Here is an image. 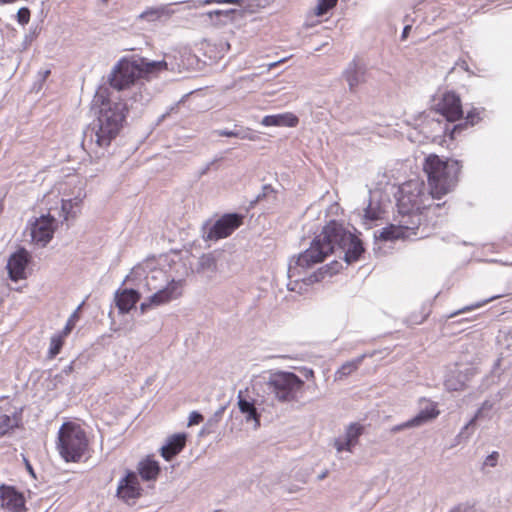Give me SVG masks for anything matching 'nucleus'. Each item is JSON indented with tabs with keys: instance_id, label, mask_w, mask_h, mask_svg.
Returning <instances> with one entry per match:
<instances>
[{
	"instance_id": "nucleus-1",
	"label": "nucleus",
	"mask_w": 512,
	"mask_h": 512,
	"mask_svg": "<svg viewBox=\"0 0 512 512\" xmlns=\"http://www.w3.org/2000/svg\"><path fill=\"white\" fill-rule=\"evenodd\" d=\"M339 251L347 263L357 261L364 252L362 242L343 225L331 221L321 233L315 237L310 247L301 253L295 264L288 268L289 278L300 275L299 268H309L316 263L323 262L332 253Z\"/></svg>"
},
{
	"instance_id": "nucleus-2",
	"label": "nucleus",
	"mask_w": 512,
	"mask_h": 512,
	"mask_svg": "<svg viewBox=\"0 0 512 512\" xmlns=\"http://www.w3.org/2000/svg\"><path fill=\"white\" fill-rule=\"evenodd\" d=\"M127 111L123 101H103L97 118L84 130L82 146L97 153L98 149L108 147L118 136Z\"/></svg>"
},
{
	"instance_id": "nucleus-3",
	"label": "nucleus",
	"mask_w": 512,
	"mask_h": 512,
	"mask_svg": "<svg viewBox=\"0 0 512 512\" xmlns=\"http://www.w3.org/2000/svg\"><path fill=\"white\" fill-rule=\"evenodd\" d=\"M167 60L148 61L145 58L123 59L111 72L110 85L117 90H124L134 84L139 78L153 77L159 72L168 70Z\"/></svg>"
},
{
	"instance_id": "nucleus-4",
	"label": "nucleus",
	"mask_w": 512,
	"mask_h": 512,
	"mask_svg": "<svg viewBox=\"0 0 512 512\" xmlns=\"http://www.w3.org/2000/svg\"><path fill=\"white\" fill-rule=\"evenodd\" d=\"M423 170L428 177L431 197L439 199L456 185L460 167L455 160H444L430 154L425 159Z\"/></svg>"
},
{
	"instance_id": "nucleus-5",
	"label": "nucleus",
	"mask_w": 512,
	"mask_h": 512,
	"mask_svg": "<svg viewBox=\"0 0 512 512\" xmlns=\"http://www.w3.org/2000/svg\"><path fill=\"white\" fill-rule=\"evenodd\" d=\"M265 387L268 395L280 403L298 401L303 393L304 381L288 371H274L269 374Z\"/></svg>"
},
{
	"instance_id": "nucleus-6",
	"label": "nucleus",
	"mask_w": 512,
	"mask_h": 512,
	"mask_svg": "<svg viewBox=\"0 0 512 512\" xmlns=\"http://www.w3.org/2000/svg\"><path fill=\"white\" fill-rule=\"evenodd\" d=\"M88 446L84 430L75 423H64L59 430L58 445L60 455L65 461L79 460Z\"/></svg>"
},
{
	"instance_id": "nucleus-7",
	"label": "nucleus",
	"mask_w": 512,
	"mask_h": 512,
	"mask_svg": "<svg viewBox=\"0 0 512 512\" xmlns=\"http://www.w3.org/2000/svg\"><path fill=\"white\" fill-rule=\"evenodd\" d=\"M431 194L425 193L424 183L418 179L404 183L399 189L398 209L399 213L421 211L430 206L426 202Z\"/></svg>"
},
{
	"instance_id": "nucleus-8",
	"label": "nucleus",
	"mask_w": 512,
	"mask_h": 512,
	"mask_svg": "<svg viewBox=\"0 0 512 512\" xmlns=\"http://www.w3.org/2000/svg\"><path fill=\"white\" fill-rule=\"evenodd\" d=\"M56 228V220L50 215H42L36 218L31 224V237L35 243L41 246L46 244L52 239Z\"/></svg>"
},
{
	"instance_id": "nucleus-9",
	"label": "nucleus",
	"mask_w": 512,
	"mask_h": 512,
	"mask_svg": "<svg viewBox=\"0 0 512 512\" xmlns=\"http://www.w3.org/2000/svg\"><path fill=\"white\" fill-rule=\"evenodd\" d=\"M242 224V216L238 214L224 215L217 220L210 228L207 239L218 240L229 236L236 228Z\"/></svg>"
},
{
	"instance_id": "nucleus-10",
	"label": "nucleus",
	"mask_w": 512,
	"mask_h": 512,
	"mask_svg": "<svg viewBox=\"0 0 512 512\" xmlns=\"http://www.w3.org/2000/svg\"><path fill=\"white\" fill-rule=\"evenodd\" d=\"M436 110L449 122H454L463 115L461 100L453 92L443 94L441 100L436 104Z\"/></svg>"
},
{
	"instance_id": "nucleus-11",
	"label": "nucleus",
	"mask_w": 512,
	"mask_h": 512,
	"mask_svg": "<svg viewBox=\"0 0 512 512\" xmlns=\"http://www.w3.org/2000/svg\"><path fill=\"white\" fill-rule=\"evenodd\" d=\"M473 374L474 371L472 368L455 365L447 372L444 385L448 391H461L466 387V383Z\"/></svg>"
},
{
	"instance_id": "nucleus-12",
	"label": "nucleus",
	"mask_w": 512,
	"mask_h": 512,
	"mask_svg": "<svg viewBox=\"0 0 512 512\" xmlns=\"http://www.w3.org/2000/svg\"><path fill=\"white\" fill-rule=\"evenodd\" d=\"M364 427L358 423H352L347 426L343 435L335 438L334 447L338 453L343 451L352 452L358 444L360 436L363 434Z\"/></svg>"
},
{
	"instance_id": "nucleus-13",
	"label": "nucleus",
	"mask_w": 512,
	"mask_h": 512,
	"mask_svg": "<svg viewBox=\"0 0 512 512\" xmlns=\"http://www.w3.org/2000/svg\"><path fill=\"white\" fill-rule=\"evenodd\" d=\"M30 261L28 251L21 248L12 254L7 263V270L11 280L18 281L26 278V267Z\"/></svg>"
},
{
	"instance_id": "nucleus-14",
	"label": "nucleus",
	"mask_w": 512,
	"mask_h": 512,
	"mask_svg": "<svg viewBox=\"0 0 512 512\" xmlns=\"http://www.w3.org/2000/svg\"><path fill=\"white\" fill-rule=\"evenodd\" d=\"M237 406L245 421L253 422L254 428L257 429L260 426V414L257 412L255 400L240 390L237 395Z\"/></svg>"
},
{
	"instance_id": "nucleus-15",
	"label": "nucleus",
	"mask_w": 512,
	"mask_h": 512,
	"mask_svg": "<svg viewBox=\"0 0 512 512\" xmlns=\"http://www.w3.org/2000/svg\"><path fill=\"white\" fill-rule=\"evenodd\" d=\"M0 504L11 512H24V498L12 487H0Z\"/></svg>"
},
{
	"instance_id": "nucleus-16",
	"label": "nucleus",
	"mask_w": 512,
	"mask_h": 512,
	"mask_svg": "<svg viewBox=\"0 0 512 512\" xmlns=\"http://www.w3.org/2000/svg\"><path fill=\"white\" fill-rule=\"evenodd\" d=\"M181 281L171 280L168 284L151 295V302L160 306L181 296Z\"/></svg>"
},
{
	"instance_id": "nucleus-17",
	"label": "nucleus",
	"mask_w": 512,
	"mask_h": 512,
	"mask_svg": "<svg viewBox=\"0 0 512 512\" xmlns=\"http://www.w3.org/2000/svg\"><path fill=\"white\" fill-rule=\"evenodd\" d=\"M140 484L138 476L131 472L121 481L118 486L117 494L125 500L134 499L140 495Z\"/></svg>"
},
{
	"instance_id": "nucleus-18",
	"label": "nucleus",
	"mask_w": 512,
	"mask_h": 512,
	"mask_svg": "<svg viewBox=\"0 0 512 512\" xmlns=\"http://www.w3.org/2000/svg\"><path fill=\"white\" fill-rule=\"evenodd\" d=\"M140 299V293L134 289L119 290L115 294L116 306L120 313L129 312Z\"/></svg>"
},
{
	"instance_id": "nucleus-19",
	"label": "nucleus",
	"mask_w": 512,
	"mask_h": 512,
	"mask_svg": "<svg viewBox=\"0 0 512 512\" xmlns=\"http://www.w3.org/2000/svg\"><path fill=\"white\" fill-rule=\"evenodd\" d=\"M420 406L421 408L418 414L411 419L415 427H419L429 421H432L439 415L436 403L430 400L421 399Z\"/></svg>"
},
{
	"instance_id": "nucleus-20",
	"label": "nucleus",
	"mask_w": 512,
	"mask_h": 512,
	"mask_svg": "<svg viewBox=\"0 0 512 512\" xmlns=\"http://www.w3.org/2000/svg\"><path fill=\"white\" fill-rule=\"evenodd\" d=\"M366 69L357 61H352L343 73L350 91H353L360 83L365 81Z\"/></svg>"
},
{
	"instance_id": "nucleus-21",
	"label": "nucleus",
	"mask_w": 512,
	"mask_h": 512,
	"mask_svg": "<svg viewBox=\"0 0 512 512\" xmlns=\"http://www.w3.org/2000/svg\"><path fill=\"white\" fill-rule=\"evenodd\" d=\"M187 436L185 433H179L169 437L168 442L161 448V455L167 461L181 452L186 444Z\"/></svg>"
},
{
	"instance_id": "nucleus-22",
	"label": "nucleus",
	"mask_w": 512,
	"mask_h": 512,
	"mask_svg": "<svg viewBox=\"0 0 512 512\" xmlns=\"http://www.w3.org/2000/svg\"><path fill=\"white\" fill-rule=\"evenodd\" d=\"M420 211H413L407 213H400L401 219L398 221L403 230H406L407 238L410 239L416 236V230L421 223Z\"/></svg>"
},
{
	"instance_id": "nucleus-23",
	"label": "nucleus",
	"mask_w": 512,
	"mask_h": 512,
	"mask_svg": "<svg viewBox=\"0 0 512 512\" xmlns=\"http://www.w3.org/2000/svg\"><path fill=\"white\" fill-rule=\"evenodd\" d=\"M261 124L264 126H287L295 127L298 124V118L292 113L265 116Z\"/></svg>"
},
{
	"instance_id": "nucleus-24",
	"label": "nucleus",
	"mask_w": 512,
	"mask_h": 512,
	"mask_svg": "<svg viewBox=\"0 0 512 512\" xmlns=\"http://www.w3.org/2000/svg\"><path fill=\"white\" fill-rule=\"evenodd\" d=\"M217 271L216 258L211 254H203L197 263V272L207 277H212Z\"/></svg>"
},
{
	"instance_id": "nucleus-25",
	"label": "nucleus",
	"mask_w": 512,
	"mask_h": 512,
	"mask_svg": "<svg viewBox=\"0 0 512 512\" xmlns=\"http://www.w3.org/2000/svg\"><path fill=\"white\" fill-rule=\"evenodd\" d=\"M406 230H403V227L400 226V224H391L381 230V232L378 235L379 239L385 240V241H392L396 239H408Z\"/></svg>"
},
{
	"instance_id": "nucleus-26",
	"label": "nucleus",
	"mask_w": 512,
	"mask_h": 512,
	"mask_svg": "<svg viewBox=\"0 0 512 512\" xmlns=\"http://www.w3.org/2000/svg\"><path fill=\"white\" fill-rule=\"evenodd\" d=\"M139 473L144 480H155L159 474L160 468L157 462L146 459L139 463Z\"/></svg>"
},
{
	"instance_id": "nucleus-27",
	"label": "nucleus",
	"mask_w": 512,
	"mask_h": 512,
	"mask_svg": "<svg viewBox=\"0 0 512 512\" xmlns=\"http://www.w3.org/2000/svg\"><path fill=\"white\" fill-rule=\"evenodd\" d=\"M173 14L168 6H160L157 8H150L139 15L140 19H146L148 21H156L162 17L169 18Z\"/></svg>"
},
{
	"instance_id": "nucleus-28",
	"label": "nucleus",
	"mask_w": 512,
	"mask_h": 512,
	"mask_svg": "<svg viewBox=\"0 0 512 512\" xmlns=\"http://www.w3.org/2000/svg\"><path fill=\"white\" fill-rule=\"evenodd\" d=\"M20 418L17 415H0V437L8 434L19 426Z\"/></svg>"
},
{
	"instance_id": "nucleus-29",
	"label": "nucleus",
	"mask_w": 512,
	"mask_h": 512,
	"mask_svg": "<svg viewBox=\"0 0 512 512\" xmlns=\"http://www.w3.org/2000/svg\"><path fill=\"white\" fill-rule=\"evenodd\" d=\"M363 359H364V355L359 356L355 360L348 361V362L344 363L336 372L335 379L341 380L342 378L350 375L352 372H354L359 367V365L361 364Z\"/></svg>"
},
{
	"instance_id": "nucleus-30",
	"label": "nucleus",
	"mask_w": 512,
	"mask_h": 512,
	"mask_svg": "<svg viewBox=\"0 0 512 512\" xmlns=\"http://www.w3.org/2000/svg\"><path fill=\"white\" fill-rule=\"evenodd\" d=\"M383 211L380 205L376 202L370 201L367 207L364 209V220L375 221L382 217Z\"/></svg>"
},
{
	"instance_id": "nucleus-31",
	"label": "nucleus",
	"mask_w": 512,
	"mask_h": 512,
	"mask_svg": "<svg viewBox=\"0 0 512 512\" xmlns=\"http://www.w3.org/2000/svg\"><path fill=\"white\" fill-rule=\"evenodd\" d=\"M80 201L81 200L78 197L75 199L62 200L61 210L65 220H67L69 216H75L73 209L79 205Z\"/></svg>"
},
{
	"instance_id": "nucleus-32",
	"label": "nucleus",
	"mask_w": 512,
	"mask_h": 512,
	"mask_svg": "<svg viewBox=\"0 0 512 512\" xmlns=\"http://www.w3.org/2000/svg\"><path fill=\"white\" fill-rule=\"evenodd\" d=\"M337 1L338 0H318L314 8V14L316 16H323L337 4Z\"/></svg>"
},
{
	"instance_id": "nucleus-33",
	"label": "nucleus",
	"mask_w": 512,
	"mask_h": 512,
	"mask_svg": "<svg viewBox=\"0 0 512 512\" xmlns=\"http://www.w3.org/2000/svg\"><path fill=\"white\" fill-rule=\"evenodd\" d=\"M63 345V340L61 335H54L50 340V348H49V358H54L61 350Z\"/></svg>"
},
{
	"instance_id": "nucleus-34",
	"label": "nucleus",
	"mask_w": 512,
	"mask_h": 512,
	"mask_svg": "<svg viewBox=\"0 0 512 512\" xmlns=\"http://www.w3.org/2000/svg\"><path fill=\"white\" fill-rule=\"evenodd\" d=\"M164 277V272L162 270H154L151 272L149 276L146 278V284L149 290L158 289V287L153 283L155 280L162 279Z\"/></svg>"
},
{
	"instance_id": "nucleus-35",
	"label": "nucleus",
	"mask_w": 512,
	"mask_h": 512,
	"mask_svg": "<svg viewBox=\"0 0 512 512\" xmlns=\"http://www.w3.org/2000/svg\"><path fill=\"white\" fill-rule=\"evenodd\" d=\"M220 136H226V137H238L241 139H248V140H254V137L252 135H249L248 133H241L239 131H227L223 130L219 132Z\"/></svg>"
},
{
	"instance_id": "nucleus-36",
	"label": "nucleus",
	"mask_w": 512,
	"mask_h": 512,
	"mask_svg": "<svg viewBox=\"0 0 512 512\" xmlns=\"http://www.w3.org/2000/svg\"><path fill=\"white\" fill-rule=\"evenodd\" d=\"M475 505L470 502L460 503L454 506L449 512H474Z\"/></svg>"
},
{
	"instance_id": "nucleus-37",
	"label": "nucleus",
	"mask_w": 512,
	"mask_h": 512,
	"mask_svg": "<svg viewBox=\"0 0 512 512\" xmlns=\"http://www.w3.org/2000/svg\"><path fill=\"white\" fill-rule=\"evenodd\" d=\"M17 20L21 25H25L30 20V10L26 7L20 8L17 12Z\"/></svg>"
},
{
	"instance_id": "nucleus-38",
	"label": "nucleus",
	"mask_w": 512,
	"mask_h": 512,
	"mask_svg": "<svg viewBox=\"0 0 512 512\" xmlns=\"http://www.w3.org/2000/svg\"><path fill=\"white\" fill-rule=\"evenodd\" d=\"M81 306H79L77 308V310L70 316L67 324H66V327L64 328V335H67L68 333H70L71 329L74 327L77 319H78V311L80 309Z\"/></svg>"
},
{
	"instance_id": "nucleus-39",
	"label": "nucleus",
	"mask_w": 512,
	"mask_h": 512,
	"mask_svg": "<svg viewBox=\"0 0 512 512\" xmlns=\"http://www.w3.org/2000/svg\"><path fill=\"white\" fill-rule=\"evenodd\" d=\"M499 458V453L494 451L490 455H488L484 461V464L490 467H495L497 465Z\"/></svg>"
},
{
	"instance_id": "nucleus-40",
	"label": "nucleus",
	"mask_w": 512,
	"mask_h": 512,
	"mask_svg": "<svg viewBox=\"0 0 512 512\" xmlns=\"http://www.w3.org/2000/svg\"><path fill=\"white\" fill-rule=\"evenodd\" d=\"M202 420L203 416L200 413L193 411L189 415L188 426L199 424Z\"/></svg>"
},
{
	"instance_id": "nucleus-41",
	"label": "nucleus",
	"mask_w": 512,
	"mask_h": 512,
	"mask_svg": "<svg viewBox=\"0 0 512 512\" xmlns=\"http://www.w3.org/2000/svg\"><path fill=\"white\" fill-rule=\"evenodd\" d=\"M234 13V10H215V11H211V12H208L206 15L207 17H209L210 19H212L214 16H217V17H220V16H225V17H229L230 14Z\"/></svg>"
},
{
	"instance_id": "nucleus-42",
	"label": "nucleus",
	"mask_w": 512,
	"mask_h": 512,
	"mask_svg": "<svg viewBox=\"0 0 512 512\" xmlns=\"http://www.w3.org/2000/svg\"><path fill=\"white\" fill-rule=\"evenodd\" d=\"M412 427H415V425L413 424V421L410 419L402 424H399V425H396L394 427L391 428V432L392 433H397L399 431H402L404 429H408V428H412Z\"/></svg>"
},
{
	"instance_id": "nucleus-43",
	"label": "nucleus",
	"mask_w": 512,
	"mask_h": 512,
	"mask_svg": "<svg viewBox=\"0 0 512 512\" xmlns=\"http://www.w3.org/2000/svg\"><path fill=\"white\" fill-rule=\"evenodd\" d=\"M500 297H501V295H495V296H492L491 298H489V299H487V300L483 301L482 303H478V304L473 305V306H471V307H466V308H464L463 310H460V311L455 312L454 314H452V315H451V317H453V316H455V315H457V314H459V313H461V312H463V311L470 310V309H473V308H478V307L482 306L483 304H486V303H488V302H490V301H492V300H494V299L500 298Z\"/></svg>"
},
{
	"instance_id": "nucleus-44",
	"label": "nucleus",
	"mask_w": 512,
	"mask_h": 512,
	"mask_svg": "<svg viewBox=\"0 0 512 512\" xmlns=\"http://www.w3.org/2000/svg\"><path fill=\"white\" fill-rule=\"evenodd\" d=\"M154 303L151 302V296L147 298L146 301L142 302L140 305L141 313H145L148 309L155 307Z\"/></svg>"
},
{
	"instance_id": "nucleus-45",
	"label": "nucleus",
	"mask_w": 512,
	"mask_h": 512,
	"mask_svg": "<svg viewBox=\"0 0 512 512\" xmlns=\"http://www.w3.org/2000/svg\"><path fill=\"white\" fill-rule=\"evenodd\" d=\"M238 2H239V0H203L200 3L202 5H208V4H211V3L222 4V3H238Z\"/></svg>"
},
{
	"instance_id": "nucleus-46",
	"label": "nucleus",
	"mask_w": 512,
	"mask_h": 512,
	"mask_svg": "<svg viewBox=\"0 0 512 512\" xmlns=\"http://www.w3.org/2000/svg\"><path fill=\"white\" fill-rule=\"evenodd\" d=\"M467 120L471 123V125H474L478 118L476 119V113L474 111H471L467 115Z\"/></svg>"
},
{
	"instance_id": "nucleus-47",
	"label": "nucleus",
	"mask_w": 512,
	"mask_h": 512,
	"mask_svg": "<svg viewBox=\"0 0 512 512\" xmlns=\"http://www.w3.org/2000/svg\"><path fill=\"white\" fill-rule=\"evenodd\" d=\"M410 30H411V25H406L404 27L403 32H402V36H401L402 40H405L407 38Z\"/></svg>"
},
{
	"instance_id": "nucleus-48",
	"label": "nucleus",
	"mask_w": 512,
	"mask_h": 512,
	"mask_svg": "<svg viewBox=\"0 0 512 512\" xmlns=\"http://www.w3.org/2000/svg\"><path fill=\"white\" fill-rule=\"evenodd\" d=\"M481 413V410H478V412L476 413V415L469 421V423L464 427V430L468 429L469 426L473 425L476 421V419L479 417Z\"/></svg>"
},
{
	"instance_id": "nucleus-49",
	"label": "nucleus",
	"mask_w": 512,
	"mask_h": 512,
	"mask_svg": "<svg viewBox=\"0 0 512 512\" xmlns=\"http://www.w3.org/2000/svg\"><path fill=\"white\" fill-rule=\"evenodd\" d=\"M462 129V125L459 124V125H455L450 133V138L453 139L454 138V133L458 130H461Z\"/></svg>"
},
{
	"instance_id": "nucleus-50",
	"label": "nucleus",
	"mask_w": 512,
	"mask_h": 512,
	"mask_svg": "<svg viewBox=\"0 0 512 512\" xmlns=\"http://www.w3.org/2000/svg\"><path fill=\"white\" fill-rule=\"evenodd\" d=\"M73 371V362H71L64 370L63 372L68 374V373H71Z\"/></svg>"
},
{
	"instance_id": "nucleus-51",
	"label": "nucleus",
	"mask_w": 512,
	"mask_h": 512,
	"mask_svg": "<svg viewBox=\"0 0 512 512\" xmlns=\"http://www.w3.org/2000/svg\"><path fill=\"white\" fill-rule=\"evenodd\" d=\"M305 376H306L307 378H312V377H314V372H313V370H311V369L306 370V374H305Z\"/></svg>"
},
{
	"instance_id": "nucleus-52",
	"label": "nucleus",
	"mask_w": 512,
	"mask_h": 512,
	"mask_svg": "<svg viewBox=\"0 0 512 512\" xmlns=\"http://www.w3.org/2000/svg\"><path fill=\"white\" fill-rule=\"evenodd\" d=\"M221 50H228L230 48V44L228 42L221 43Z\"/></svg>"
},
{
	"instance_id": "nucleus-53",
	"label": "nucleus",
	"mask_w": 512,
	"mask_h": 512,
	"mask_svg": "<svg viewBox=\"0 0 512 512\" xmlns=\"http://www.w3.org/2000/svg\"><path fill=\"white\" fill-rule=\"evenodd\" d=\"M212 164H213V162L209 163L205 168H203V170L201 171V175L206 174V173H207V171H208V170H209V168H210V165H212Z\"/></svg>"
},
{
	"instance_id": "nucleus-54",
	"label": "nucleus",
	"mask_w": 512,
	"mask_h": 512,
	"mask_svg": "<svg viewBox=\"0 0 512 512\" xmlns=\"http://www.w3.org/2000/svg\"><path fill=\"white\" fill-rule=\"evenodd\" d=\"M223 411H224V407H221V408H220V409L215 413V416H216V417H220V416L222 415Z\"/></svg>"
},
{
	"instance_id": "nucleus-55",
	"label": "nucleus",
	"mask_w": 512,
	"mask_h": 512,
	"mask_svg": "<svg viewBox=\"0 0 512 512\" xmlns=\"http://www.w3.org/2000/svg\"><path fill=\"white\" fill-rule=\"evenodd\" d=\"M277 65V62H273V63H270L268 65V70H271L273 67H275Z\"/></svg>"
},
{
	"instance_id": "nucleus-56",
	"label": "nucleus",
	"mask_w": 512,
	"mask_h": 512,
	"mask_svg": "<svg viewBox=\"0 0 512 512\" xmlns=\"http://www.w3.org/2000/svg\"><path fill=\"white\" fill-rule=\"evenodd\" d=\"M325 477H326V473H323V474H321V475L319 476V479L321 480V479H324Z\"/></svg>"
},
{
	"instance_id": "nucleus-57",
	"label": "nucleus",
	"mask_w": 512,
	"mask_h": 512,
	"mask_svg": "<svg viewBox=\"0 0 512 512\" xmlns=\"http://www.w3.org/2000/svg\"><path fill=\"white\" fill-rule=\"evenodd\" d=\"M49 74H50V71H49V70H46V71L44 72V77H47Z\"/></svg>"
},
{
	"instance_id": "nucleus-58",
	"label": "nucleus",
	"mask_w": 512,
	"mask_h": 512,
	"mask_svg": "<svg viewBox=\"0 0 512 512\" xmlns=\"http://www.w3.org/2000/svg\"><path fill=\"white\" fill-rule=\"evenodd\" d=\"M268 190H271L270 186H265L264 191H268Z\"/></svg>"
},
{
	"instance_id": "nucleus-59",
	"label": "nucleus",
	"mask_w": 512,
	"mask_h": 512,
	"mask_svg": "<svg viewBox=\"0 0 512 512\" xmlns=\"http://www.w3.org/2000/svg\"><path fill=\"white\" fill-rule=\"evenodd\" d=\"M101 1H102L103 3H107V2H108V0H101Z\"/></svg>"
}]
</instances>
